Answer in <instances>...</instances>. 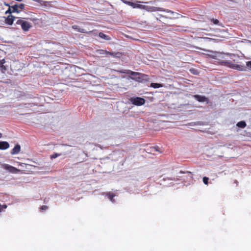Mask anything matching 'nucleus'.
Returning a JSON list of instances; mask_svg holds the SVG:
<instances>
[{"instance_id": "f257e3e1", "label": "nucleus", "mask_w": 251, "mask_h": 251, "mask_svg": "<svg viewBox=\"0 0 251 251\" xmlns=\"http://www.w3.org/2000/svg\"><path fill=\"white\" fill-rule=\"evenodd\" d=\"M219 64L240 71H247V67L251 70V60L246 62V66L235 64L232 62L228 61H221L219 62Z\"/></svg>"}, {"instance_id": "f03ea898", "label": "nucleus", "mask_w": 251, "mask_h": 251, "mask_svg": "<svg viewBox=\"0 0 251 251\" xmlns=\"http://www.w3.org/2000/svg\"><path fill=\"white\" fill-rule=\"evenodd\" d=\"M117 72L121 74L131 75L134 77V78H132L134 79L136 81L138 82H142L143 80L146 79L147 77V75L145 74L133 72L129 70H121L120 71H117Z\"/></svg>"}, {"instance_id": "7ed1b4c3", "label": "nucleus", "mask_w": 251, "mask_h": 251, "mask_svg": "<svg viewBox=\"0 0 251 251\" xmlns=\"http://www.w3.org/2000/svg\"><path fill=\"white\" fill-rule=\"evenodd\" d=\"M16 24L21 25L22 30L24 31H28L32 27V25L30 23L21 19L18 20L16 22Z\"/></svg>"}, {"instance_id": "20e7f679", "label": "nucleus", "mask_w": 251, "mask_h": 251, "mask_svg": "<svg viewBox=\"0 0 251 251\" xmlns=\"http://www.w3.org/2000/svg\"><path fill=\"white\" fill-rule=\"evenodd\" d=\"M129 100L132 104L136 106H141L144 104L146 101L144 98L140 97L131 98Z\"/></svg>"}, {"instance_id": "39448f33", "label": "nucleus", "mask_w": 251, "mask_h": 251, "mask_svg": "<svg viewBox=\"0 0 251 251\" xmlns=\"http://www.w3.org/2000/svg\"><path fill=\"white\" fill-rule=\"evenodd\" d=\"M1 167L5 170H7L11 173L17 174L20 172V170L12 166L9 164H3L1 165Z\"/></svg>"}, {"instance_id": "423d86ee", "label": "nucleus", "mask_w": 251, "mask_h": 251, "mask_svg": "<svg viewBox=\"0 0 251 251\" xmlns=\"http://www.w3.org/2000/svg\"><path fill=\"white\" fill-rule=\"evenodd\" d=\"M25 6V5L24 3H16L11 6V8H12V11L13 12L19 13L24 9Z\"/></svg>"}, {"instance_id": "0eeeda50", "label": "nucleus", "mask_w": 251, "mask_h": 251, "mask_svg": "<svg viewBox=\"0 0 251 251\" xmlns=\"http://www.w3.org/2000/svg\"><path fill=\"white\" fill-rule=\"evenodd\" d=\"M72 28L76 30L78 32L83 33H88V34H92L94 33V32L96 31V30H91L89 31H88L87 30L80 28L78 25H74L72 26Z\"/></svg>"}, {"instance_id": "6e6552de", "label": "nucleus", "mask_w": 251, "mask_h": 251, "mask_svg": "<svg viewBox=\"0 0 251 251\" xmlns=\"http://www.w3.org/2000/svg\"><path fill=\"white\" fill-rule=\"evenodd\" d=\"M97 53L100 55V57L107 56L108 55L114 56V53L110 52L104 50H96Z\"/></svg>"}, {"instance_id": "1a4fd4ad", "label": "nucleus", "mask_w": 251, "mask_h": 251, "mask_svg": "<svg viewBox=\"0 0 251 251\" xmlns=\"http://www.w3.org/2000/svg\"><path fill=\"white\" fill-rule=\"evenodd\" d=\"M138 2L139 1H137L136 2H133L126 0L125 1V3H126V4L131 6L133 8H139V9H142V8L144 7L143 5L137 3V2Z\"/></svg>"}, {"instance_id": "9d476101", "label": "nucleus", "mask_w": 251, "mask_h": 251, "mask_svg": "<svg viewBox=\"0 0 251 251\" xmlns=\"http://www.w3.org/2000/svg\"><path fill=\"white\" fill-rule=\"evenodd\" d=\"M15 19V17L14 16L9 15L5 18L4 22L6 24L11 25L13 24Z\"/></svg>"}, {"instance_id": "9b49d317", "label": "nucleus", "mask_w": 251, "mask_h": 251, "mask_svg": "<svg viewBox=\"0 0 251 251\" xmlns=\"http://www.w3.org/2000/svg\"><path fill=\"white\" fill-rule=\"evenodd\" d=\"M194 98L199 102H204L207 100V99L203 96H201L199 95H195Z\"/></svg>"}, {"instance_id": "f8f14e48", "label": "nucleus", "mask_w": 251, "mask_h": 251, "mask_svg": "<svg viewBox=\"0 0 251 251\" xmlns=\"http://www.w3.org/2000/svg\"><path fill=\"white\" fill-rule=\"evenodd\" d=\"M21 151V146L20 145L17 144L15 145L14 148L11 150V154H16L19 153Z\"/></svg>"}, {"instance_id": "ddd939ff", "label": "nucleus", "mask_w": 251, "mask_h": 251, "mask_svg": "<svg viewBox=\"0 0 251 251\" xmlns=\"http://www.w3.org/2000/svg\"><path fill=\"white\" fill-rule=\"evenodd\" d=\"M9 147V144L6 141H0V150H4Z\"/></svg>"}, {"instance_id": "4468645a", "label": "nucleus", "mask_w": 251, "mask_h": 251, "mask_svg": "<svg viewBox=\"0 0 251 251\" xmlns=\"http://www.w3.org/2000/svg\"><path fill=\"white\" fill-rule=\"evenodd\" d=\"M143 8H142V9H145L149 12H152V11H157V7H153V6H150L148 5H143Z\"/></svg>"}, {"instance_id": "2eb2a0df", "label": "nucleus", "mask_w": 251, "mask_h": 251, "mask_svg": "<svg viewBox=\"0 0 251 251\" xmlns=\"http://www.w3.org/2000/svg\"><path fill=\"white\" fill-rule=\"evenodd\" d=\"M106 196L110 200V201L112 202H115V200L114 199V197L115 195L112 192H108L105 194Z\"/></svg>"}, {"instance_id": "dca6fc26", "label": "nucleus", "mask_w": 251, "mask_h": 251, "mask_svg": "<svg viewBox=\"0 0 251 251\" xmlns=\"http://www.w3.org/2000/svg\"><path fill=\"white\" fill-rule=\"evenodd\" d=\"M99 36L101 38H102L105 40H111V38L109 36L105 34L103 32H100L99 34Z\"/></svg>"}, {"instance_id": "f3484780", "label": "nucleus", "mask_w": 251, "mask_h": 251, "mask_svg": "<svg viewBox=\"0 0 251 251\" xmlns=\"http://www.w3.org/2000/svg\"><path fill=\"white\" fill-rule=\"evenodd\" d=\"M5 63V61L4 59L0 60V68L2 71H5L6 70V67L4 65Z\"/></svg>"}, {"instance_id": "a211bd4d", "label": "nucleus", "mask_w": 251, "mask_h": 251, "mask_svg": "<svg viewBox=\"0 0 251 251\" xmlns=\"http://www.w3.org/2000/svg\"><path fill=\"white\" fill-rule=\"evenodd\" d=\"M236 126L240 128H244L246 126V123L245 122L242 121L237 123Z\"/></svg>"}, {"instance_id": "6ab92c4d", "label": "nucleus", "mask_w": 251, "mask_h": 251, "mask_svg": "<svg viewBox=\"0 0 251 251\" xmlns=\"http://www.w3.org/2000/svg\"><path fill=\"white\" fill-rule=\"evenodd\" d=\"M150 86L154 88H158L163 87V85L157 83H151Z\"/></svg>"}, {"instance_id": "aec40b11", "label": "nucleus", "mask_w": 251, "mask_h": 251, "mask_svg": "<svg viewBox=\"0 0 251 251\" xmlns=\"http://www.w3.org/2000/svg\"><path fill=\"white\" fill-rule=\"evenodd\" d=\"M6 5L8 6L9 8L7 9V10H6V12H5V14H7L8 13L11 14V13H14L12 11V8H11V6H9V4H6Z\"/></svg>"}, {"instance_id": "412c9836", "label": "nucleus", "mask_w": 251, "mask_h": 251, "mask_svg": "<svg viewBox=\"0 0 251 251\" xmlns=\"http://www.w3.org/2000/svg\"><path fill=\"white\" fill-rule=\"evenodd\" d=\"M211 21L212 22H213V23L214 24V25H220L219 24V21L218 20L216 19H212L211 20Z\"/></svg>"}, {"instance_id": "4be33fe9", "label": "nucleus", "mask_w": 251, "mask_h": 251, "mask_svg": "<svg viewBox=\"0 0 251 251\" xmlns=\"http://www.w3.org/2000/svg\"><path fill=\"white\" fill-rule=\"evenodd\" d=\"M7 208V205L6 204H0V212H1L2 211L4 210Z\"/></svg>"}, {"instance_id": "5701e85b", "label": "nucleus", "mask_w": 251, "mask_h": 251, "mask_svg": "<svg viewBox=\"0 0 251 251\" xmlns=\"http://www.w3.org/2000/svg\"><path fill=\"white\" fill-rule=\"evenodd\" d=\"M209 178L206 176L203 177V182L205 185L208 183Z\"/></svg>"}, {"instance_id": "b1692460", "label": "nucleus", "mask_w": 251, "mask_h": 251, "mask_svg": "<svg viewBox=\"0 0 251 251\" xmlns=\"http://www.w3.org/2000/svg\"><path fill=\"white\" fill-rule=\"evenodd\" d=\"M61 155V154H58L57 153H55L54 154H53L52 155H50V158L51 159H54V158H56L57 157Z\"/></svg>"}, {"instance_id": "393cba45", "label": "nucleus", "mask_w": 251, "mask_h": 251, "mask_svg": "<svg viewBox=\"0 0 251 251\" xmlns=\"http://www.w3.org/2000/svg\"><path fill=\"white\" fill-rule=\"evenodd\" d=\"M48 206H47L46 205H43L40 207V209L42 210H46L48 209Z\"/></svg>"}, {"instance_id": "a878e982", "label": "nucleus", "mask_w": 251, "mask_h": 251, "mask_svg": "<svg viewBox=\"0 0 251 251\" xmlns=\"http://www.w3.org/2000/svg\"><path fill=\"white\" fill-rule=\"evenodd\" d=\"M180 173H182V174H191V172H189V171H187L186 172H183V171H180Z\"/></svg>"}, {"instance_id": "bb28decb", "label": "nucleus", "mask_w": 251, "mask_h": 251, "mask_svg": "<svg viewBox=\"0 0 251 251\" xmlns=\"http://www.w3.org/2000/svg\"><path fill=\"white\" fill-rule=\"evenodd\" d=\"M162 17H166V16H163L162 15H161V14H160V15H159V18H162Z\"/></svg>"}, {"instance_id": "cd10ccee", "label": "nucleus", "mask_w": 251, "mask_h": 251, "mask_svg": "<svg viewBox=\"0 0 251 251\" xmlns=\"http://www.w3.org/2000/svg\"><path fill=\"white\" fill-rule=\"evenodd\" d=\"M2 137V134L1 133H0V138H1Z\"/></svg>"}, {"instance_id": "c85d7f7f", "label": "nucleus", "mask_w": 251, "mask_h": 251, "mask_svg": "<svg viewBox=\"0 0 251 251\" xmlns=\"http://www.w3.org/2000/svg\"><path fill=\"white\" fill-rule=\"evenodd\" d=\"M226 55L231 56V54L227 53Z\"/></svg>"}, {"instance_id": "c756f323", "label": "nucleus", "mask_w": 251, "mask_h": 251, "mask_svg": "<svg viewBox=\"0 0 251 251\" xmlns=\"http://www.w3.org/2000/svg\"><path fill=\"white\" fill-rule=\"evenodd\" d=\"M168 12H171V13H173V12H171V11H168Z\"/></svg>"}]
</instances>
